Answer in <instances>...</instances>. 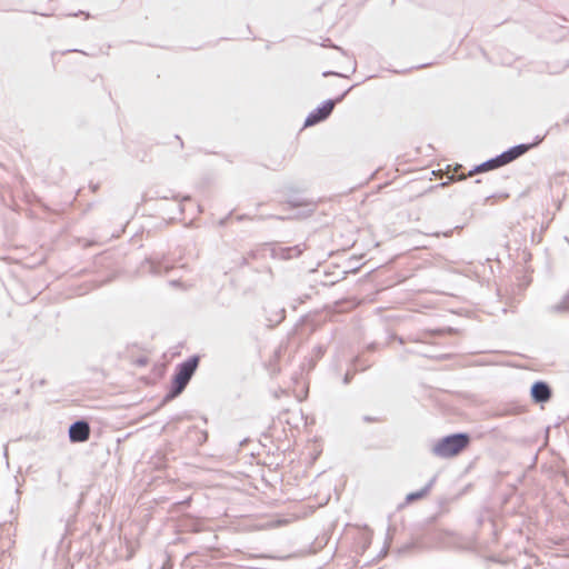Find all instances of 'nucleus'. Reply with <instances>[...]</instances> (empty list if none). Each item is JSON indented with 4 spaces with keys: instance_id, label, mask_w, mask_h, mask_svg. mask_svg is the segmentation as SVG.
<instances>
[{
    "instance_id": "3",
    "label": "nucleus",
    "mask_w": 569,
    "mask_h": 569,
    "mask_svg": "<svg viewBox=\"0 0 569 569\" xmlns=\"http://www.w3.org/2000/svg\"><path fill=\"white\" fill-rule=\"evenodd\" d=\"M199 363L198 357H191L182 362L173 378V395H179L188 385Z\"/></svg>"
},
{
    "instance_id": "7",
    "label": "nucleus",
    "mask_w": 569,
    "mask_h": 569,
    "mask_svg": "<svg viewBox=\"0 0 569 569\" xmlns=\"http://www.w3.org/2000/svg\"><path fill=\"white\" fill-rule=\"evenodd\" d=\"M466 178H467V176H466V174H461V176L459 177V179H460V180L466 179Z\"/></svg>"
},
{
    "instance_id": "1",
    "label": "nucleus",
    "mask_w": 569,
    "mask_h": 569,
    "mask_svg": "<svg viewBox=\"0 0 569 569\" xmlns=\"http://www.w3.org/2000/svg\"><path fill=\"white\" fill-rule=\"evenodd\" d=\"M470 442L466 433H456L440 439L433 446V453L440 458H451L463 451Z\"/></svg>"
},
{
    "instance_id": "6",
    "label": "nucleus",
    "mask_w": 569,
    "mask_h": 569,
    "mask_svg": "<svg viewBox=\"0 0 569 569\" xmlns=\"http://www.w3.org/2000/svg\"><path fill=\"white\" fill-rule=\"evenodd\" d=\"M531 397L535 402H547L551 398V390L547 383L539 381L531 387Z\"/></svg>"
},
{
    "instance_id": "5",
    "label": "nucleus",
    "mask_w": 569,
    "mask_h": 569,
    "mask_svg": "<svg viewBox=\"0 0 569 569\" xmlns=\"http://www.w3.org/2000/svg\"><path fill=\"white\" fill-rule=\"evenodd\" d=\"M69 437L72 442H83L90 437V427L84 421L73 423L69 429Z\"/></svg>"
},
{
    "instance_id": "4",
    "label": "nucleus",
    "mask_w": 569,
    "mask_h": 569,
    "mask_svg": "<svg viewBox=\"0 0 569 569\" xmlns=\"http://www.w3.org/2000/svg\"><path fill=\"white\" fill-rule=\"evenodd\" d=\"M336 101L328 100L321 107L313 110L306 119L305 127L313 126L325 120L332 112Z\"/></svg>"
},
{
    "instance_id": "2",
    "label": "nucleus",
    "mask_w": 569,
    "mask_h": 569,
    "mask_svg": "<svg viewBox=\"0 0 569 569\" xmlns=\"http://www.w3.org/2000/svg\"><path fill=\"white\" fill-rule=\"evenodd\" d=\"M529 148H530V146H528V144L516 146V147L511 148L510 150L503 152L499 157L478 166L475 170H472L468 173V177H471L478 172H483V171L492 170V169L499 168L501 166H505V164L513 161L518 157L522 156L523 153H526L529 150Z\"/></svg>"
}]
</instances>
